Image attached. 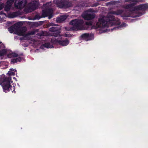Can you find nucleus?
I'll return each instance as SVG.
<instances>
[{"label": "nucleus", "mask_w": 148, "mask_h": 148, "mask_svg": "<svg viewBox=\"0 0 148 148\" xmlns=\"http://www.w3.org/2000/svg\"><path fill=\"white\" fill-rule=\"evenodd\" d=\"M122 10H119L116 12H114L108 14V17H105L103 16H100L99 18L98 21L93 23L92 21L86 22L85 27L83 25V21L79 19H75L72 20L70 23V28L66 29L67 30H78L97 29L99 30L105 31L103 29L105 28L114 25H119L120 22L119 20H116L114 18L113 14L117 15H120L123 13Z\"/></svg>", "instance_id": "obj_1"}, {"label": "nucleus", "mask_w": 148, "mask_h": 148, "mask_svg": "<svg viewBox=\"0 0 148 148\" xmlns=\"http://www.w3.org/2000/svg\"><path fill=\"white\" fill-rule=\"evenodd\" d=\"M61 29L60 27H53L49 29V31L52 32L53 36L59 37L56 38L55 37H53L51 40V43L54 45H59L63 46H65L69 44V41L67 39H64L60 35V30Z\"/></svg>", "instance_id": "obj_2"}, {"label": "nucleus", "mask_w": 148, "mask_h": 148, "mask_svg": "<svg viewBox=\"0 0 148 148\" xmlns=\"http://www.w3.org/2000/svg\"><path fill=\"white\" fill-rule=\"evenodd\" d=\"M5 47L3 44L0 45V56L6 54L8 58H12L11 62L14 64L21 62L22 58L17 54L11 51L5 49Z\"/></svg>", "instance_id": "obj_3"}, {"label": "nucleus", "mask_w": 148, "mask_h": 148, "mask_svg": "<svg viewBox=\"0 0 148 148\" xmlns=\"http://www.w3.org/2000/svg\"><path fill=\"white\" fill-rule=\"evenodd\" d=\"M0 84L5 92H7L10 90L13 92L14 90L15 84L13 83L11 78H6L4 74H2L0 77Z\"/></svg>", "instance_id": "obj_4"}, {"label": "nucleus", "mask_w": 148, "mask_h": 148, "mask_svg": "<svg viewBox=\"0 0 148 148\" xmlns=\"http://www.w3.org/2000/svg\"><path fill=\"white\" fill-rule=\"evenodd\" d=\"M144 0H127V1H129L130 3H132V4L127 5L125 7V8H134L132 7V5H133L134 4V3L135 2L143 1ZM147 8H148V4L147 3L142 4L134 8V10H145Z\"/></svg>", "instance_id": "obj_5"}, {"label": "nucleus", "mask_w": 148, "mask_h": 148, "mask_svg": "<svg viewBox=\"0 0 148 148\" xmlns=\"http://www.w3.org/2000/svg\"><path fill=\"white\" fill-rule=\"evenodd\" d=\"M26 29L24 28H19L15 32L16 34L19 36H24L23 39L25 40H29L31 38V35H33L34 32H33L27 34H25Z\"/></svg>", "instance_id": "obj_6"}, {"label": "nucleus", "mask_w": 148, "mask_h": 148, "mask_svg": "<svg viewBox=\"0 0 148 148\" xmlns=\"http://www.w3.org/2000/svg\"><path fill=\"white\" fill-rule=\"evenodd\" d=\"M26 3V0H16L15 5L18 9L23 8Z\"/></svg>", "instance_id": "obj_7"}, {"label": "nucleus", "mask_w": 148, "mask_h": 148, "mask_svg": "<svg viewBox=\"0 0 148 148\" xmlns=\"http://www.w3.org/2000/svg\"><path fill=\"white\" fill-rule=\"evenodd\" d=\"M82 16L85 20H90L94 18L95 15L93 13L87 11L82 15Z\"/></svg>", "instance_id": "obj_8"}, {"label": "nucleus", "mask_w": 148, "mask_h": 148, "mask_svg": "<svg viewBox=\"0 0 148 148\" xmlns=\"http://www.w3.org/2000/svg\"><path fill=\"white\" fill-rule=\"evenodd\" d=\"M58 7L61 8H66L68 6L64 5L65 0H54Z\"/></svg>", "instance_id": "obj_9"}, {"label": "nucleus", "mask_w": 148, "mask_h": 148, "mask_svg": "<svg viewBox=\"0 0 148 148\" xmlns=\"http://www.w3.org/2000/svg\"><path fill=\"white\" fill-rule=\"evenodd\" d=\"M14 1V0H8V1L5 8V11H8L10 10Z\"/></svg>", "instance_id": "obj_10"}, {"label": "nucleus", "mask_w": 148, "mask_h": 148, "mask_svg": "<svg viewBox=\"0 0 148 148\" xmlns=\"http://www.w3.org/2000/svg\"><path fill=\"white\" fill-rule=\"evenodd\" d=\"M39 5L38 2L37 1H33L30 5H31L29 9V12H31L36 9Z\"/></svg>", "instance_id": "obj_11"}, {"label": "nucleus", "mask_w": 148, "mask_h": 148, "mask_svg": "<svg viewBox=\"0 0 148 148\" xmlns=\"http://www.w3.org/2000/svg\"><path fill=\"white\" fill-rule=\"evenodd\" d=\"M67 18L65 15L61 16L57 18L56 21L57 22L60 23L65 20Z\"/></svg>", "instance_id": "obj_12"}, {"label": "nucleus", "mask_w": 148, "mask_h": 148, "mask_svg": "<svg viewBox=\"0 0 148 148\" xmlns=\"http://www.w3.org/2000/svg\"><path fill=\"white\" fill-rule=\"evenodd\" d=\"M16 70L13 69H11L8 73L10 75H13L16 74Z\"/></svg>", "instance_id": "obj_13"}, {"label": "nucleus", "mask_w": 148, "mask_h": 148, "mask_svg": "<svg viewBox=\"0 0 148 148\" xmlns=\"http://www.w3.org/2000/svg\"><path fill=\"white\" fill-rule=\"evenodd\" d=\"M43 46L47 48H51L53 47L52 44H49V43H46L43 44Z\"/></svg>", "instance_id": "obj_14"}, {"label": "nucleus", "mask_w": 148, "mask_h": 148, "mask_svg": "<svg viewBox=\"0 0 148 148\" xmlns=\"http://www.w3.org/2000/svg\"><path fill=\"white\" fill-rule=\"evenodd\" d=\"M89 36V34L87 33H85L83 34L81 36V37L82 38L86 40L87 38H88L87 37Z\"/></svg>", "instance_id": "obj_15"}, {"label": "nucleus", "mask_w": 148, "mask_h": 148, "mask_svg": "<svg viewBox=\"0 0 148 148\" xmlns=\"http://www.w3.org/2000/svg\"><path fill=\"white\" fill-rule=\"evenodd\" d=\"M87 38H87L86 41L92 40L94 38L93 34H89V36H88Z\"/></svg>", "instance_id": "obj_16"}, {"label": "nucleus", "mask_w": 148, "mask_h": 148, "mask_svg": "<svg viewBox=\"0 0 148 148\" xmlns=\"http://www.w3.org/2000/svg\"><path fill=\"white\" fill-rule=\"evenodd\" d=\"M14 27H11L8 28V30L10 33H12L14 32Z\"/></svg>", "instance_id": "obj_17"}, {"label": "nucleus", "mask_w": 148, "mask_h": 148, "mask_svg": "<svg viewBox=\"0 0 148 148\" xmlns=\"http://www.w3.org/2000/svg\"><path fill=\"white\" fill-rule=\"evenodd\" d=\"M126 26V24L125 23H123L120 26L121 27H125Z\"/></svg>", "instance_id": "obj_18"}, {"label": "nucleus", "mask_w": 148, "mask_h": 148, "mask_svg": "<svg viewBox=\"0 0 148 148\" xmlns=\"http://www.w3.org/2000/svg\"><path fill=\"white\" fill-rule=\"evenodd\" d=\"M3 5H4L3 4H1L0 3V10H1L2 9Z\"/></svg>", "instance_id": "obj_19"}, {"label": "nucleus", "mask_w": 148, "mask_h": 148, "mask_svg": "<svg viewBox=\"0 0 148 148\" xmlns=\"http://www.w3.org/2000/svg\"><path fill=\"white\" fill-rule=\"evenodd\" d=\"M0 15H5V14L3 12H0Z\"/></svg>", "instance_id": "obj_20"}, {"label": "nucleus", "mask_w": 148, "mask_h": 148, "mask_svg": "<svg viewBox=\"0 0 148 148\" xmlns=\"http://www.w3.org/2000/svg\"><path fill=\"white\" fill-rule=\"evenodd\" d=\"M120 27H117L114 28L113 29H112V30H113V29H118V28H119Z\"/></svg>", "instance_id": "obj_21"}, {"label": "nucleus", "mask_w": 148, "mask_h": 148, "mask_svg": "<svg viewBox=\"0 0 148 148\" xmlns=\"http://www.w3.org/2000/svg\"><path fill=\"white\" fill-rule=\"evenodd\" d=\"M63 36H65V37H68L69 36H68V35L66 34H65Z\"/></svg>", "instance_id": "obj_22"}, {"label": "nucleus", "mask_w": 148, "mask_h": 148, "mask_svg": "<svg viewBox=\"0 0 148 148\" xmlns=\"http://www.w3.org/2000/svg\"><path fill=\"white\" fill-rule=\"evenodd\" d=\"M143 14H140V15H139L138 16H140L141 15H142Z\"/></svg>", "instance_id": "obj_23"}, {"label": "nucleus", "mask_w": 148, "mask_h": 148, "mask_svg": "<svg viewBox=\"0 0 148 148\" xmlns=\"http://www.w3.org/2000/svg\"><path fill=\"white\" fill-rule=\"evenodd\" d=\"M1 20V18L0 17V21Z\"/></svg>", "instance_id": "obj_24"}, {"label": "nucleus", "mask_w": 148, "mask_h": 148, "mask_svg": "<svg viewBox=\"0 0 148 148\" xmlns=\"http://www.w3.org/2000/svg\"><path fill=\"white\" fill-rule=\"evenodd\" d=\"M1 43V42L0 41V43Z\"/></svg>", "instance_id": "obj_25"}]
</instances>
